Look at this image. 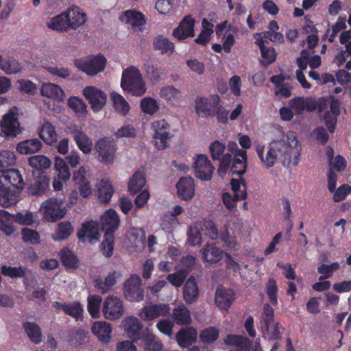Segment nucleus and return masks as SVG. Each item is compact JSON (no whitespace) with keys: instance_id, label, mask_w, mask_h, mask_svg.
I'll return each mask as SVG.
<instances>
[{"instance_id":"obj_1","label":"nucleus","mask_w":351,"mask_h":351,"mask_svg":"<svg viewBox=\"0 0 351 351\" xmlns=\"http://www.w3.org/2000/svg\"><path fill=\"white\" fill-rule=\"evenodd\" d=\"M256 152L261 162L269 169L276 164L278 159L285 165L289 164L293 158V165H297L300 156L301 146L297 138L293 136L291 141L280 140L271 142L267 147L265 156L264 145H258L256 147Z\"/></svg>"},{"instance_id":"obj_2","label":"nucleus","mask_w":351,"mask_h":351,"mask_svg":"<svg viewBox=\"0 0 351 351\" xmlns=\"http://www.w3.org/2000/svg\"><path fill=\"white\" fill-rule=\"evenodd\" d=\"M121 87L125 92L133 96L141 97L147 88L139 69L131 66L123 70L121 80Z\"/></svg>"},{"instance_id":"obj_3","label":"nucleus","mask_w":351,"mask_h":351,"mask_svg":"<svg viewBox=\"0 0 351 351\" xmlns=\"http://www.w3.org/2000/svg\"><path fill=\"white\" fill-rule=\"evenodd\" d=\"M74 64L80 71L93 76L104 70L106 59L101 53L90 55L76 59Z\"/></svg>"},{"instance_id":"obj_4","label":"nucleus","mask_w":351,"mask_h":351,"mask_svg":"<svg viewBox=\"0 0 351 351\" xmlns=\"http://www.w3.org/2000/svg\"><path fill=\"white\" fill-rule=\"evenodd\" d=\"M221 103L218 95H212L209 97L197 96L195 99V110L199 117H214V111Z\"/></svg>"},{"instance_id":"obj_5","label":"nucleus","mask_w":351,"mask_h":351,"mask_svg":"<svg viewBox=\"0 0 351 351\" xmlns=\"http://www.w3.org/2000/svg\"><path fill=\"white\" fill-rule=\"evenodd\" d=\"M226 145L215 141L209 146L210 153L213 160H219L218 171L219 173H226L232 160L231 154H224Z\"/></svg>"},{"instance_id":"obj_6","label":"nucleus","mask_w":351,"mask_h":351,"mask_svg":"<svg viewBox=\"0 0 351 351\" xmlns=\"http://www.w3.org/2000/svg\"><path fill=\"white\" fill-rule=\"evenodd\" d=\"M24 182L19 170L15 169H0V187L13 190H21Z\"/></svg>"},{"instance_id":"obj_7","label":"nucleus","mask_w":351,"mask_h":351,"mask_svg":"<svg viewBox=\"0 0 351 351\" xmlns=\"http://www.w3.org/2000/svg\"><path fill=\"white\" fill-rule=\"evenodd\" d=\"M152 128L154 132L153 138L156 147L158 149H164L168 145L170 125L165 120L155 121L152 123Z\"/></svg>"},{"instance_id":"obj_8","label":"nucleus","mask_w":351,"mask_h":351,"mask_svg":"<svg viewBox=\"0 0 351 351\" xmlns=\"http://www.w3.org/2000/svg\"><path fill=\"white\" fill-rule=\"evenodd\" d=\"M124 294L130 302H139L143 300L141 279L138 276L133 275L125 282Z\"/></svg>"},{"instance_id":"obj_9","label":"nucleus","mask_w":351,"mask_h":351,"mask_svg":"<svg viewBox=\"0 0 351 351\" xmlns=\"http://www.w3.org/2000/svg\"><path fill=\"white\" fill-rule=\"evenodd\" d=\"M195 20L191 15L185 16L180 22L178 26L172 32V36L178 40L182 41L195 36Z\"/></svg>"},{"instance_id":"obj_10","label":"nucleus","mask_w":351,"mask_h":351,"mask_svg":"<svg viewBox=\"0 0 351 351\" xmlns=\"http://www.w3.org/2000/svg\"><path fill=\"white\" fill-rule=\"evenodd\" d=\"M102 312L106 319L116 320L123 313L122 301L117 297L110 295L103 304Z\"/></svg>"},{"instance_id":"obj_11","label":"nucleus","mask_w":351,"mask_h":351,"mask_svg":"<svg viewBox=\"0 0 351 351\" xmlns=\"http://www.w3.org/2000/svg\"><path fill=\"white\" fill-rule=\"evenodd\" d=\"M95 149L98 153L101 162L105 164H110L113 162L116 152L113 141L107 138H101L96 142Z\"/></svg>"},{"instance_id":"obj_12","label":"nucleus","mask_w":351,"mask_h":351,"mask_svg":"<svg viewBox=\"0 0 351 351\" xmlns=\"http://www.w3.org/2000/svg\"><path fill=\"white\" fill-rule=\"evenodd\" d=\"M83 95L88 101L94 112L100 111L106 104L107 98L106 93L96 87H86L83 90Z\"/></svg>"},{"instance_id":"obj_13","label":"nucleus","mask_w":351,"mask_h":351,"mask_svg":"<svg viewBox=\"0 0 351 351\" xmlns=\"http://www.w3.org/2000/svg\"><path fill=\"white\" fill-rule=\"evenodd\" d=\"M214 167L204 154H199L194 163L195 176L202 180H209L212 178Z\"/></svg>"},{"instance_id":"obj_14","label":"nucleus","mask_w":351,"mask_h":351,"mask_svg":"<svg viewBox=\"0 0 351 351\" xmlns=\"http://www.w3.org/2000/svg\"><path fill=\"white\" fill-rule=\"evenodd\" d=\"M171 314V308L167 304H156L145 305L141 311V317L145 321H152L159 317H165Z\"/></svg>"},{"instance_id":"obj_15","label":"nucleus","mask_w":351,"mask_h":351,"mask_svg":"<svg viewBox=\"0 0 351 351\" xmlns=\"http://www.w3.org/2000/svg\"><path fill=\"white\" fill-rule=\"evenodd\" d=\"M62 202L55 198H49L42 204V208L45 210V217L51 221H56L62 219L65 212L62 208Z\"/></svg>"},{"instance_id":"obj_16","label":"nucleus","mask_w":351,"mask_h":351,"mask_svg":"<svg viewBox=\"0 0 351 351\" xmlns=\"http://www.w3.org/2000/svg\"><path fill=\"white\" fill-rule=\"evenodd\" d=\"M330 110L324 114V123L329 132L333 133L336 128L337 117L340 114V101L333 95L329 97Z\"/></svg>"},{"instance_id":"obj_17","label":"nucleus","mask_w":351,"mask_h":351,"mask_svg":"<svg viewBox=\"0 0 351 351\" xmlns=\"http://www.w3.org/2000/svg\"><path fill=\"white\" fill-rule=\"evenodd\" d=\"M120 219L117 212L113 209H108L101 217V230L104 235H114L113 233L119 225Z\"/></svg>"},{"instance_id":"obj_18","label":"nucleus","mask_w":351,"mask_h":351,"mask_svg":"<svg viewBox=\"0 0 351 351\" xmlns=\"http://www.w3.org/2000/svg\"><path fill=\"white\" fill-rule=\"evenodd\" d=\"M69 130L80 150L85 154L90 153L93 147L92 139L77 126L70 128Z\"/></svg>"},{"instance_id":"obj_19","label":"nucleus","mask_w":351,"mask_h":351,"mask_svg":"<svg viewBox=\"0 0 351 351\" xmlns=\"http://www.w3.org/2000/svg\"><path fill=\"white\" fill-rule=\"evenodd\" d=\"M234 300L235 294L232 289H226L222 286L217 288L215 301L219 308L228 311Z\"/></svg>"},{"instance_id":"obj_20","label":"nucleus","mask_w":351,"mask_h":351,"mask_svg":"<svg viewBox=\"0 0 351 351\" xmlns=\"http://www.w3.org/2000/svg\"><path fill=\"white\" fill-rule=\"evenodd\" d=\"M1 131L6 136H16L19 133V122L17 115L9 112L3 117L1 121Z\"/></svg>"},{"instance_id":"obj_21","label":"nucleus","mask_w":351,"mask_h":351,"mask_svg":"<svg viewBox=\"0 0 351 351\" xmlns=\"http://www.w3.org/2000/svg\"><path fill=\"white\" fill-rule=\"evenodd\" d=\"M197 337V332L192 326L183 327L176 335V339L182 348H186L194 343Z\"/></svg>"},{"instance_id":"obj_22","label":"nucleus","mask_w":351,"mask_h":351,"mask_svg":"<svg viewBox=\"0 0 351 351\" xmlns=\"http://www.w3.org/2000/svg\"><path fill=\"white\" fill-rule=\"evenodd\" d=\"M49 189V178L43 172L39 173L38 176L34 179L28 185L27 189L33 195H41Z\"/></svg>"},{"instance_id":"obj_23","label":"nucleus","mask_w":351,"mask_h":351,"mask_svg":"<svg viewBox=\"0 0 351 351\" xmlns=\"http://www.w3.org/2000/svg\"><path fill=\"white\" fill-rule=\"evenodd\" d=\"M73 179L75 183L78 185L80 195L86 198L92 194V186L90 181L85 176V169L81 167L77 171L73 173Z\"/></svg>"},{"instance_id":"obj_24","label":"nucleus","mask_w":351,"mask_h":351,"mask_svg":"<svg viewBox=\"0 0 351 351\" xmlns=\"http://www.w3.org/2000/svg\"><path fill=\"white\" fill-rule=\"evenodd\" d=\"M178 195L184 200L191 199L194 196L195 183L191 177L181 178L176 184Z\"/></svg>"},{"instance_id":"obj_25","label":"nucleus","mask_w":351,"mask_h":351,"mask_svg":"<svg viewBox=\"0 0 351 351\" xmlns=\"http://www.w3.org/2000/svg\"><path fill=\"white\" fill-rule=\"evenodd\" d=\"M199 290L195 281V278L191 276L183 288V298L186 304H191L195 302L199 297Z\"/></svg>"},{"instance_id":"obj_26","label":"nucleus","mask_w":351,"mask_h":351,"mask_svg":"<svg viewBox=\"0 0 351 351\" xmlns=\"http://www.w3.org/2000/svg\"><path fill=\"white\" fill-rule=\"evenodd\" d=\"M91 330L103 343H108L111 339L112 326L106 322H95Z\"/></svg>"},{"instance_id":"obj_27","label":"nucleus","mask_w":351,"mask_h":351,"mask_svg":"<svg viewBox=\"0 0 351 351\" xmlns=\"http://www.w3.org/2000/svg\"><path fill=\"white\" fill-rule=\"evenodd\" d=\"M124 326L128 337L138 343L139 336L145 330L142 324L136 317H130L125 320Z\"/></svg>"},{"instance_id":"obj_28","label":"nucleus","mask_w":351,"mask_h":351,"mask_svg":"<svg viewBox=\"0 0 351 351\" xmlns=\"http://www.w3.org/2000/svg\"><path fill=\"white\" fill-rule=\"evenodd\" d=\"M146 184L145 173L143 171H136L128 182V191L132 195L138 194Z\"/></svg>"},{"instance_id":"obj_29","label":"nucleus","mask_w":351,"mask_h":351,"mask_svg":"<svg viewBox=\"0 0 351 351\" xmlns=\"http://www.w3.org/2000/svg\"><path fill=\"white\" fill-rule=\"evenodd\" d=\"M119 276L116 271L110 272L104 280L100 278H96L94 280V285L98 291L103 294L106 293L116 284L117 278Z\"/></svg>"},{"instance_id":"obj_30","label":"nucleus","mask_w":351,"mask_h":351,"mask_svg":"<svg viewBox=\"0 0 351 351\" xmlns=\"http://www.w3.org/2000/svg\"><path fill=\"white\" fill-rule=\"evenodd\" d=\"M153 48L156 51H159L162 55L170 56L175 51L174 43L162 35H158L154 38Z\"/></svg>"},{"instance_id":"obj_31","label":"nucleus","mask_w":351,"mask_h":351,"mask_svg":"<svg viewBox=\"0 0 351 351\" xmlns=\"http://www.w3.org/2000/svg\"><path fill=\"white\" fill-rule=\"evenodd\" d=\"M247 152L245 150H239L236 156H234L231 166L232 174L242 176L247 169Z\"/></svg>"},{"instance_id":"obj_32","label":"nucleus","mask_w":351,"mask_h":351,"mask_svg":"<svg viewBox=\"0 0 351 351\" xmlns=\"http://www.w3.org/2000/svg\"><path fill=\"white\" fill-rule=\"evenodd\" d=\"M40 94L43 97L56 100H62L64 97V92L62 88L53 83H43L41 86Z\"/></svg>"},{"instance_id":"obj_33","label":"nucleus","mask_w":351,"mask_h":351,"mask_svg":"<svg viewBox=\"0 0 351 351\" xmlns=\"http://www.w3.org/2000/svg\"><path fill=\"white\" fill-rule=\"evenodd\" d=\"M77 237L82 242H84L86 239H89L90 241L97 240L99 237L98 228L92 221L84 223L77 232Z\"/></svg>"},{"instance_id":"obj_34","label":"nucleus","mask_w":351,"mask_h":351,"mask_svg":"<svg viewBox=\"0 0 351 351\" xmlns=\"http://www.w3.org/2000/svg\"><path fill=\"white\" fill-rule=\"evenodd\" d=\"M243 190L241 193H234L231 195L228 192H224L222 193V201L226 207L230 210H232L237 206L236 202L237 201L243 200L247 197V187L246 183H243Z\"/></svg>"},{"instance_id":"obj_35","label":"nucleus","mask_w":351,"mask_h":351,"mask_svg":"<svg viewBox=\"0 0 351 351\" xmlns=\"http://www.w3.org/2000/svg\"><path fill=\"white\" fill-rule=\"evenodd\" d=\"M124 16L126 18V23L131 25L132 28L135 31L145 24V15L135 10H128L124 12Z\"/></svg>"},{"instance_id":"obj_36","label":"nucleus","mask_w":351,"mask_h":351,"mask_svg":"<svg viewBox=\"0 0 351 351\" xmlns=\"http://www.w3.org/2000/svg\"><path fill=\"white\" fill-rule=\"evenodd\" d=\"M204 261L217 263L222 258L223 252L213 244H206L201 250Z\"/></svg>"},{"instance_id":"obj_37","label":"nucleus","mask_w":351,"mask_h":351,"mask_svg":"<svg viewBox=\"0 0 351 351\" xmlns=\"http://www.w3.org/2000/svg\"><path fill=\"white\" fill-rule=\"evenodd\" d=\"M172 318L174 322L180 326L191 324L192 319L191 312L189 308L184 304L179 305L175 308L171 314Z\"/></svg>"},{"instance_id":"obj_38","label":"nucleus","mask_w":351,"mask_h":351,"mask_svg":"<svg viewBox=\"0 0 351 351\" xmlns=\"http://www.w3.org/2000/svg\"><path fill=\"white\" fill-rule=\"evenodd\" d=\"M39 136L45 143L50 145L56 143L58 138L55 128L49 121H45L42 125Z\"/></svg>"},{"instance_id":"obj_39","label":"nucleus","mask_w":351,"mask_h":351,"mask_svg":"<svg viewBox=\"0 0 351 351\" xmlns=\"http://www.w3.org/2000/svg\"><path fill=\"white\" fill-rule=\"evenodd\" d=\"M42 143L37 138L27 139L16 145V151L22 154L35 153L42 147Z\"/></svg>"},{"instance_id":"obj_40","label":"nucleus","mask_w":351,"mask_h":351,"mask_svg":"<svg viewBox=\"0 0 351 351\" xmlns=\"http://www.w3.org/2000/svg\"><path fill=\"white\" fill-rule=\"evenodd\" d=\"M202 29L197 37L194 40L195 43L206 46L209 43L211 35L213 34V24L209 22L206 19L202 20Z\"/></svg>"},{"instance_id":"obj_41","label":"nucleus","mask_w":351,"mask_h":351,"mask_svg":"<svg viewBox=\"0 0 351 351\" xmlns=\"http://www.w3.org/2000/svg\"><path fill=\"white\" fill-rule=\"evenodd\" d=\"M113 193V186L108 180H101L99 182L97 185V195L101 203H109Z\"/></svg>"},{"instance_id":"obj_42","label":"nucleus","mask_w":351,"mask_h":351,"mask_svg":"<svg viewBox=\"0 0 351 351\" xmlns=\"http://www.w3.org/2000/svg\"><path fill=\"white\" fill-rule=\"evenodd\" d=\"M19 202V195L16 190L0 187V206L8 208Z\"/></svg>"},{"instance_id":"obj_43","label":"nucleus","mask_w":351,"mask_h":351,"mask_svg":"<svg viewBox=\"0 0 351 351\" xmlns=\"http://www.w3.org/2000/svg\"><path fill=\"white\" fill-rule=\"evenodd\" d=\"M89 336L88 330H73L69 335V341L73 346L77 347L86 343L89 340Z\"/></svg>"},{"instance_id":"obj_44","label":"nucleus","mask_w":351,"mask_h":351,"mask_svg":"<svg viewBox=\"0 0 351 351\" xmlns=\"http://www.w3.org/2000/svg\"><path fill=\"white\" fill-rule=\"evenodd\" d=\"M14 221V215L9 212L0 209V230L7 235H11L15 231L12 222Z\"/></svg>"},{"instance_id":"obj_45","label":"nucleus","mask_w":351,"mask_h":351,"mask_svg":"<svg viewBox=\"0 0 351 351\" xmlns=\"http://www.w3.org/2000/svg\"><path fill=\"white\" fill-rule=\"evenodd\" d=\"M73 232V227L70 221H61L52 237L54 241H60L66 239Z\"/></svg>"},{"instance_id":"obj_46","label":"nucleus","mask_w":351,"mask_h":351,"mask_svg":"<svg viewBox=\"0 0 351 351\" xmlns=\"http://www.w3.org/2000/svg\"><path fill=\"white\" fill-rule=\"evenodd\" d=\"M69 14H66L65 12L52 18L48 24V27L53 30L63 32L69 28Z\"/></svg>"},{"instance_id":"obj_47","label":"nucleus","mask_w":351,"mask_h":351,"mask_svg":"<svg viewBox=\"0 0 351 351\" xmlns=\"http://www.w3.org/2000/svg\"><path fill=\"white\" fill-rule=\"evenodd\" d=\"M23 328L29 339L35 344H38L42 341L40 328L34 322H25L23 324Z\"/></svg>"},{"instance_id":"obj_48","label":"nucleus","mask_w":351,"mask_h":351,"mask_svg":"<svg viewBox=\"0 0 351 351\" xmlns=\"http://www.w3.org/2000/svg\"><path fill=\"white\" fill-rule=\"evenodd\" d=\"M138 345L143 346L145 350H154L156 348L157 341L154 335L148 328H145L138 339Z\"/></svg>"},{"instance_id":"obj_49","label":"nucleus","mask_w":351,"mask_h":351,"mask_svg":"<svg viewBox=\"0 0 351 351\" xmlns=\"http://www.w3.org/2000/svg\"><path fill=\"white\" fill-rule=\"evenodd\" d=\"M60 260L63 265L67 268L75 269L78 267V258L71 250L64 247L60 252Z\"/></svg>"},{"instance_id":"obj_50","label":"nucleus","mask_w":351,"mask_h":351,"mask_svg":"<svg viewBox=\"0 0 351 351\" xmlns=\"http://www.w3.org/2000/svg\"><path fill=\"white\" fill-rule=\"evenodd\" d=\"M111 98L117 112L122 115H126L129 112L130 105L122 95L116 92H112L111 93Z\"/></svg>"},{"instance_id":"obj_51","label":"nucleus","mask_w":351,"mask_h":351,"mask_svg":"<svg viewBox=\"0 0 351 351\" xmlns=\"http://www.w3.org/2000/svg\"><path fill=\"white\" fill-rule=\"evenodd\" d=\"M66 14H69V25L71 29H75L77 28L84 25L86 21V14L80 12L78 8H73L69 12H66Z\"/></svg>"},{"instance_id":"obj_52","label":"nucleus","mask_w":351,"mask_h":351,"mask_svg":"<svg viewBox=\"0 0 351 351\" xmlns=\"http://www.w3.org/2000/svg\"><path fill=\"white\" fill-rule=\"evenodd\" d=\"M68 106L79 117H84L87 113V106L85 102L77 97H71L68 99Z\"/></svg>"},{"instance_id":"obj_53","label":"nucleus","mask_w":351,"mask_h":351,"mask_svg":"<svg viewBox=\"0 0 351 351\" xmlns=\"http://www.w3.org/2000/svg\"><path fill=\"white\" fill-rule=\"evenodd\" d=\"M145 75L152 83H156L162 79L163 71L157 65L144 64Z\"/></svg>"},{"instance_id":"obj_54","label":"nucleus","mask_w":351,"mask_h":351,"mask_svg":"<svg viewBox=\"0 0 351 351\" xmlns=\"http://www.w3.org/2000/svg\"><path fill=\"white\" fill-rule=\"evenodd\" d=\"M54 167L60 179L66 182L70 178V169L64 160L60 157H56Z\"/></svg>"},{"instance_id":"obj_55","label":"nucleus","mask_w":351,"mask_h":351,"mask_svg":"<svg viewBox=\"0 0 351 351\" xmlns=\"http://www.w3.org/2000/svg\"><path fill=\"white\" fill-rule=\"evenodd\" d=\"M102 302L101 296L93 295L88 299V311L93 318H99L100 317V306Z\"/></svg>"},{"instance_id":"obj_56","label":"nucleus","mask_w":351,"mask_h":351,"mask_svg":"<svg viewBox=\"0 0 351 351\" xmlns=\"http://www.w3.org/2000/svg\"><path fill=\"white\" fill-rule=\"evenodd\" d=\"M28 162L29 166L38 171L48 169L51 165L50 160L43 155L31 156L28 160Z\"/></svg>"},{"instance_id":"obj_57","label":"nucleus","mask_w":351,"mask_h":351,"mask_svg":"<svg viewBox=\"0 0 351 351\" xmlns=\"http://www.w3.org/2000/svg\"><path fill=\"white\" fill-rule=\"evenodd\" d=\"M219 329L213 326L206 328L199 333V339L204 343H213L219 338Z\"/></svg>"},{"instance_id":"obj_58","label":"nucleus","mask_w":351,"mask_h":351,"mask_svg":"<svg viewBox=\"0 0 351 351\" xmlns=\"http://www.w3.org/2000/svg\"><path fill=\"white\" fill-rule=\"evenodd\" d=\"M141 108L145 114L153 115L159 110V105L155 99L145 97L141 101Z\"/></svg>"},{"instance_id":"obj_59","label":"nucleus","mask_w":351,"mask_h":351,"mask_svg":"<svg viewBox=\"0 0 351 351\" xmlns=\"http://www.w3.org/2000/svg\"><path fill=\"white\" fill-rule=\"evenodd\" d=\"M339 264L334 262L330 265L322 264L317 267V272L322 274L319 277V280H324L330 278L333 276V273L339 269Z\"/></svg>"},{"instance_id":"obj_60","label":"nucleus","mask_w":351,"mask_h":351,"mask_svg":"<svg viewBox=\"0 0 351 351\" xmlns=\"http://www.w3.org/2000/svg\"><path fill=\"white\" fill-rule=\"evenodd\" d=\"M64 312L65 314L74 317L76 320H78L82 318L83 308L79 302L75 301L71 303H65Z\"/></svg>"},{"instance_id":"obj_61","label":"nucleus","mask_w":351,"mask_h":351,"mask_svg":"<svg viewBox=\"0 0 351 351\" xmlns=\"http://www.w3.org/2000/svg\"><path fill=\"white\" fill-rule=\"evenodd\" d=\"M266 293L269 298V302L272 305L278 304L277 293L278 292V287L277 282L274 278H269L265 287Z\"/></svg>"},{"instance_id":"obj_62","label":"nucleus","mask_w":351,"mask_h":351,"mask_svg":"<svg viewBox=\"0 0 351 351\" xmlns=\"http://www.w3.org/2000/svg\"><path fill=\"white\" fill-rule=\"evenodd\" d=\"M176 2V0H158L155 8L161 14L171 15L173 14Z\"/></svg>"},{"instance_id":"obj_63","label":"nucleus","mask_w":351,"mask_h":351,"mask_svg":"<svg viewBox=\"0 0 351 351\" xmlns=\"http://www.w3.org/2000/svg\"><path fill=\"white\" fill-rule=\"evenodd\" d=\"M219 239L224 243L225 245L230 250H238L239 243L237 237L230 235L227 229L219 232Z\"/></svg>"},{"instance_id":"obj_64","label":"nucleus","mask_w":351,"mask_h":351,"mask_svg":"<svg viewBox=\"0 0 351 351\" xmlns=\"http://www.w3.org/2000/svg\"><path fill=\"white\" fill-rule=\"evenodd\" d=\"M0 66L8 74H16L21 69L20 64L13 58L8 60L2 58Z\"/></svg>"}]
</instances>
